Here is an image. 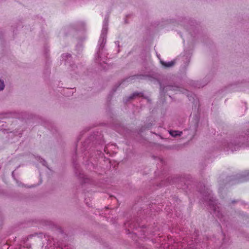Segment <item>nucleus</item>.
<instances>
[{"mask_svg":"<svg viewBox=\"0 0 249 249\" xmlns=\"http://www.w3.org/2000/svg\"><path fill=\"white\" fill-rule=\"evenodd\" d=\"M92 138H93V137H90L89 138L86 140L82 144L84 150H87L90 146V141Z\"/></svg>","mask_w":249,"mask_h":249,"instance_id":"12","label":"nucleus"},{"mask_svg":"<svg viewBox=\"0 0 249 249\" xmlns=\"http://www.w3.org/2000/svg\"><path fill=\"white\" fill-rule=\"evenodd\" d=\"M61 58L62 60L65 61V64L69 66L68 69L71 75L74 76L75 74H77L79 72V71H78L77 66H75L74 64H71V56L70 53H65L62 54Z\"/></svg>","mask_w":249,"mask_h":249,"instance_id":"4","label":"nucleus"},{"mask_svg":"<svg viewBox=\"0 0 249 249\" xmlns=\"http://www.w3.org/2000/svg\"><path fill=\"white\" fill-rule=\"evenodd\" d=\"M114 44L115 45V46L117 48H119L120 47V45H119V41H116L114 42Z\"/></svg>","mask_w":249,"mask_h":249,"instance_id":"17","label":"nucleus"},{"mask_svg":"<svg viewBox=\"0 0 249 249\" xmlns=\"http://www.w3.org/2000/svg\"><path fill=\"white\" fill-rule=\"evenodd\" d=\"M185 62H186V64H188L189 61H190V58L187 56L186 58H185Z\"/></svg>","mask_w":249,"mask_h":249,"instance_id":"19","label":"nucleus"},{"mask_svg":"<svg viewBox=\"0 0 249 249\" xmlns=\"http://www.w3.org/2000/svg\"><path fill=\"white\" fill-rule=\"evenodd\" d=\"M169 132L170 134L173 137H176L178 136H180L182 134V132L181 131L177 130H170Z\"/></svg>","mask_w":249,"mask_h":249,"instance_id":"13","label":"nucleus"},{"mask_svg":"<svg viewBox=\"0 0 249 249\" xmlns=\"http://www.w3.org/2000/svg\"><path fill=\"white\" fill-rule=\"evenodd\" d=\"M138 96H142L143 97V94L142 92H135L133 93L132 94L129 95V96L125 98L124 100V102L125 103H127L129 101L132 100Z\"/></svg>","mask_w":249,"mask_h":249,"instance_id":"10","label":"nucleus"},{"mask_svg":"<svg viewBox=\"0 0 249 249\" xmlns=\"http://www.w3.org/2000/svg\"><path fill=\"white\" fill-rule=\"evenodd\" d=\"M76 48L77 49H78L80 50V49L82 48V46L81 45H78L76 46Z\"/></svg>","mask_w":249,"mask_h":249,"instance_id":"20","label":"nucleus"},{"mask_svg":"<svg viewBox=\"0 0 249 249\" xmlns=\"http://www.w3.org/2000/svg\"><path fill=\"white\" fill-rule=\"evenodd\" d=\"M135 79H143L147 80L149 81H151L152 82H158L157 79L153 76H150L148 74H137L135 75L132 76L126 79L127 81H129L131 80Z\"/></svg>","mask_w":249,"mask_h":249,"instance_id":"8","label":"nucleus"},{"mask_svg":"<svg viewBox=\"0 0 249 249\" xmlns=\"http://www.w3.org/2000/svg\"><path fill=\"white\" fill-rule=\"evenodd\" d=\"M36 158L38 161H39V162L43 164V165L47 167V162L44 159L41 158L40 157H37Z\"/></svg>","mask_w":249,"mask_h":249,"instance_id":"14","label":"nucleus"},{"mask_svg":"<svg viewBox=\"0 0 249 249\" xmlns=\"http://www.w3.org/2000/svg\"><path fill=\"white\" fill-rule=\"evenodd\" d=\"M160 93L168 94V92L169 91H178L179 92H182L183 93L187 94V96L189 95V91L186 89H183L180 87L172 85H167L166 86L162 87V85L160 84Z\"/></svg>","mask_w":249,"mask_h":249,"instance_id":"5","label":"nucleus"},{"mask_svg":"<svg viewBox=\"0 0 249 249\" xmlns=\"http://www.w3.org/2000/svg\"><path fill=\"white\" fill-rule=\"evenodd\" d=\"M166 22H167V23H169V22H170V21H169L168 20H167L166 21Z\"/></svg>","mask_w":249,"mask_h":249,"instance_id":"27","label":"nucleus"},{"mask_svg":"<svg viewBox=\"0 0 249 249\" xmlns=\"http://www.w3.org/2000/svg\"><path fill=\"white\" fill-rule=\"evenodd\" d=\"M76 166H75L76 169L75 174L80 179L81 183L82 184L89 183L90 182V179L87 177V176L83 173L82 171L79 170L76 168Z\"/></svg>","mask_w":249,"mask_h":249,"instance_id":"9","label":"nucleus"},{"mask_svg":"<svg viewBox=\"0 0 249 249\" xmlns=\"http://www.w3.org/2000/svg\"><path fill=\"white\" fill-rule=\"evenodd\" d=\"M161 162H162V160L160 159Z\"/></svg>","mask_w":249,"mask_h":249,"instance_id":"29","label":"nucleus"},{"mask_svg":"<svg viewBox=\"0 0 249 249\" xmlns=\"http://www.w3.org/2000/svg\"><path fill=\"white\" fill-rule=\"evenodd\" d=\"M176 62V60H173L169 62H164L163 60L160 59V64L164 67V68H170L173 66Z\"/></svg>","mask_w":249,"mask_h":249,"instance_id":"11","label":"nucleus"},{"mask_svg":"<svg viewBox=\"0 0 249 249\" xmlns=\"http://www.w3.org/2000/svg\"><path fill=\"white\" fill-rule=\"evenodd\" d=\"M237 202V201H236V200H233V201H232V203H236V202Z\"/></svg>","mask_w":249,"mask_h":249,"instance_id":"25","label":"nucleus"},{"mask_svg":"<svg viewBox=\"0 0 249 249\" xmlns=\"http://www.w3.org/2000/svg\"><path fill=\"white\" fill-rule=\"evenodd\" d=\"M249 145V129H245L224 140L222 146L224 150L234 152Z\"/></svg>","mask_w":249,"mask_h":249,"instance_id":"1","label":"nucleus"},{"mask_svg":"<svg viewBox=\"0 0 249 249\" xmlns=\"http://www.w3.org/2000/svg\"><path fill=\"white\" fill-rule=\"evenodd\" d=\"M204 86V85H199V86H196V87L198 88H200L201 87H203V86Z\"/></svg>","mask_w":249,"mask_h":249,"instance_id":"21","label":"nucleus"},{"mask_svg":"<svg viewBox=\"0 0 249 249\" xmlns=\"http://www.w3.org/2000/svg\"><path fill=\"white\" fill-rule=\"evenodd\" d=\"M191 26H192L191 28H190V29H188L189 30L191 31L192 29H194V27L193 25H191Z\"/></svg>","mask_w":249,"mask_h":249,"instance_id":"22","label":"nucleus"},{"mask_svg":"<svg viewBox=\"0 0 249 249\" xmlns=\"http://www.w3.org/2000/svg\"><path fill=\"white\" fill-rule=\"evenodd\" d=\"M0 130L1 131H6L7 130L6 129H3L2 128H0Z\"/></svg>","mask_w":249,"mask_h":249,"instance_id":"24","label":"nucleus"},{"mask_svg":"<svg viewBox=\"0 0 249 249\" xmlns=\"http://www.w3.org/2000/svg\"><path fill=\"white\" fill-rule=\"evenodd\" d=\"M121 85V84H118L116 87H114L113 89H112V92H114L116 90H117V89Z\"/></svg>","mask_w":249,"mask_h":249,"instance_id":"18","label":"nucleus"},{"mask_svg":"<svg viewBox=\"0 0 249 249\" xmlns=\"http://www.w3.org/2000/svg\"><path fill=\"white\" fill-rule=\"evenodd\" d=\"M78 23H73L63 28L59 33V36H65L78 29Z\"/></svg>","mask_w":249,"mask_h":249,"instance_id":"6","label":"nucleus"},{"mask_svg":"<svg viewBox=\"0 0 249 249\" xmlns=\"http://www.w3.org/2000/svg\"><path fill=\"white\" fill-rule=\"evenodd\" d=\"M151 124H152L151 123H149V124H147L146 125L142 126L141 128L140 131L142 132L143 131L145 130L146 129H149L150 126H151Z\"/></svg>","mask_w":249,"mask_h":249,"instance_id":"16","label":"nucleus"},{"mask_svg":"<svg viewBox=\"0 0 249 249\" xmlns=\"http://www.w3.org/2000/svg\"><path fill=\"white\" fill-rule=\"evenodd\" d=\"M108 17H105L103 23L100 38L97 46V52L95 55V61L96 63L102 66L104 64H107L108 53L105 48L107 42V35L108 30Z\"/></svg>","mask_w":249,"mask_h":249,"instance_id":"2","label":"nucleus"},{"mask_svg":"<svg viewBox=\"0 0 249 249\" xmlns=\"http://www.w3.org/2000/svg\"><path fill=\"white\" fill-rule=\"evenodd\" d=\"M199 192L202 194L204 202L208 205L209 209L213 211V214L221 221H224L223 219L224 216L217 205L216 200L214 199L212 191L204 186L203 188L199 190Z\"/></svg>","mask_w":249,"mask_h":249,"instance_id":"3","label":"nucleus"},{"mask_svg":"<svg viewBox=\"0 0 249 249\" xmlns=\"http://www.w3.org/2000/svg\"><path fill=\"white\" fill-rule=\"evenodd\" d=\"M120 52V50H117V53H119Z\"/></svg>","mask_w":249,"mask_h":249,"instance_id":"28","label":"nucleus"},{"mask_svg":"<svg viewBox=\"0 0 249 249\" xmlns=\"http://www.w3.org/2000/svg\"><path fill=\"white\" fill-rule=\"evenodd\" d=\"M192 248V249H196L197 248L196 247L195 248H194V246L190 247V249H191Z\"/></svg>","mask_w":249,"mask_h":249,"instance_id":"23","label":"nucleus"},{"mask_svg":"<svg viewBox=\"0 0 249 249\" xmlns=\"http://www.w3.org/2000/svg\"><path fill=\"white\" fill-rule=\"evenodd\" d=\"M227 180L229 182L232 181L231 184L239 183L249 180V174H243L239 177H229L227 178Z\"/></svg>","mask_w":249,"mask_h":249,"instance_id":"7","label":"nucleus"},{"mask_svg":"<svg viewBox=\"0 0 249 249\" xmlns=\"http://www.w3.org/2000/svg\"><path fill=\"white\" fill-rule=\"evenodd\" d=\"M103 69H104V70H106V69H107V68H106V66H105V67H103Z\"/></svg>","mask_w":249,"mask_h":249,"instance_id":"26","label":"nucleus"},{"mask_svg":"<svg viewBox=\"0 0 249 249\" xmlns=\"http://www.w3.org/2000/svg\"><path fill=\"white\" fill-rule=\"evenodd\" d=\"M5 86V85L4 80L0 79V91L3 90Z\"/></svg>","mask_w":249,"mask_h":249,"instance_id":"15","label":"nucleus"}]
</instances>
